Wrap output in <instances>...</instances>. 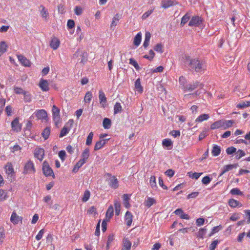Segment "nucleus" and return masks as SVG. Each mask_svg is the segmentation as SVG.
<instances>
[{
	"mask_svg": "<svg viewBox=\"0 0 250 250\" xmlns=\"http://www.w3.org/2000/svg\"><path fill=\"white\" fill-rule=\"evenodd\" d=\"M224 126V121L218 120L211 124L210 128L212 130Z\"/></svg>",
	"mask_w": 250,
	"mask_h": 250,
	"instance_id": "412c9836",
	"label": "nucleus"
},
{
	"mask_svg": "<svg viewBox=\"0 0 250 250\" xmlns=\"http://www.w3.org/2000/svg\"><path fill=\"white\" fill-rule=\"evenodd\" d=\"M233 123H234V121L233 120L224 121V126L223 127L224 129H226L231 127Z\"/></svg>",
	"mask_w": 250,
	"mask_h": 250,
	"instance_id": "052dcab7",
	"label": "nucleus"
},
{
	"mask_svg": "<svg viewBox=\"0 0 250 250\" xmlns=\"http://www.w3.org/2000/svg\"><path fill=\"white\" fill-rule=\"evenodd\" d=\"M123 204L126 208H129L131 205L129 203L130 195L127 194H124L123 195Z\"/></svg>",
	"mask_w": 250,
	"mask_h": 250,
	"instance_id": "4be33fe9",
	"label": "nucleus"
},
{
	"mask_svg": "<svg viewBox=\"0 0 250 250\" xmlns=\"http://www.w3.org/2000/svg\"><path fill=\"white\" fill-rule=\"evenodd\" d=\"M190 18V13L187 12L182 18L181 19L180 25L181 26H183L189 20Z\"/></svg>",
	"mask_w": 250,
	"mask_h": 250,
	"instance_id": "473e14b6",
	"label": "nucleus"
},
{
	"mask_svg": "<svg viewBox=\"0 0 250 250\" xmlns=\"http://www.w3.org/2000/svg\"><path fill=\"white\" fill-rule=\"evenodd\" d=\"M58 155L62 161H64L66 156V154L65 151L64 150L60 151L59 152Z\"/></svg>",
	"mask_w": 250,
	"mask_h": 250,
	"instance_id": "338daca9",
	"label": "nucleus"
},
{
	"mask_svg": "<svg viewBox=\"0 0 250 250\" xmlns=\"http://www.w3.org/2000/svg\"><path fill=\"white\" fill-rule=\"evenodd\" d=\"M162 145L163 146L167 147L168 150L171 149L173 146V143L169 139H165L163 140Z\"/></svg>",
	"mask_w": 250,
	"mask_h": 250,
	"instance_id": "393cba45",
	"label": "nucleus"
},
{
	"mask_svg": "<svg viewBox=\"0 0 250 250\" xmlns=\"http://www.w3.org/2000/svg\"><path fill=\"white\" fill-rule=\"evenodd\" d=\"M75 25V22L73 20H68L67 23V26L68 29L72 30L74 28Z\"/></svg>",
	"mask_w": 250,
	"mask_h": 250,
	"instance_id": "0e129e2a",
	"label": "nucleus"
},
{
	"mask_svg": "<svg viewBox=\"0 0 250 250\" xmlns=\"http://www.w3.org/2000/svg\"><path fill=\"white\" fill-rule=\"evenodd\" d=\"M203 86L204 85L199 82L193 81L192 83L186 84V86L184 87V91H191L198 87L202 88Z\"/></svg>",
	"mask_w": 250,
	"mask_h": 250,
	"instance_id": "f03ea898",
	"label": "nucleus"
},
{
	"mask_svg": "<svg viewBox=\"0 0 250 250\" xmlns=\"http://www.w3.org/2000/svg\"><path fill=\"white\" fill-rule=\"evenodd\" d=\"M107 176H108V185L112 188L116 189L119 187V182L118 179L115 176H112L111 174L107 173Z\"/></svg>",
	"mask_w": 250,
	"mask_h": 250,
	"instance_id": "39448f33",
	"label": "nucleus"
},
{
	"mask_svg": "<svg viewBox=\"0 0 250 250\" xmlns=\"http://www.w3.org/2000/svg\"><path fill=\"white\" fill-rule=\"evenodd\" d=\"M49 83L46 80L41 79L39 84V87L43 91H47L49 90Z\"/></svg>",
	"mask_w": 250,
	"mask_h": 250,
	"instance_id": "f8f14e48",
	"label": "nucleus"
},
{
	"mask_svg": "<svg viewBox=\"0 0 250 250\" xmlns=\"http://www.w3.org/2000/svg\"><path fill=\"white\" fill-rule=\"evenodd\" d=\"M230 193L232 195H243V193L240 191V190L237 188H233L231 189L230 191Z\"/></svg>",
	"mask_w": 250,
	"mask_h": 250,
	"instance_id": "a18cd8bd",
	"label": "nucleus"
},
{
	"mask_svg": "<svg viewBox=\"0 0 250 250\" xmlns=\"http://www.w3.org/2000/svg\"><path fill=\"white\" fill-rule=\"evenodd\" d=\"M163 46L161 43H157L154 47V49L157 52L162 53L163 52Z\"/></svg>",
	"mask_w": 250,
	"mask_h": 250,
	"instance_id": "bf43d9fd",
	"label": "nucleus"
},
{
	"mask_svg": "<svg viewBox=\"0 0 250 250\" xmlns=\"http://www.w3.org/2000/svg\"><path fill=\"white\" fill-rule=\"evenodd\" d=\"M7 45L4 41H2L0 43V56L5 52L7 50Z\"/></svg>",
	"mask_w": 250,
	"mask_h": 250,
	"instance_id": "79ce46f5",
	"label": "nucleus"
},
{
	"mask_svg": "<svg viewBox=\"0 0 250 250\" xmlns=\"http://www.w3.org/2000/svg\"><path fill=\"white\" fill-rule=\"evenodd\" d=\"M182 64L185 68L192 73H204L207 68L204 60L199 58H192L187 55L183 57Z\"/></svg>",
	"mask_w": 250,
	"mask_h": 250,
	"instance_id": "f257e3e1",
	"label": "nucleus"
},
{
	"mask_svg": "<svg viewBox=\"0 0 250 250\" xmlns=\"http://www.w3.org/2000/svg\"><path fill=\"white\" fill-rule=\"evenodd\" d=\"M133 215L132 213L129 211H127L125 216V221L126 225L128 227H130L132 223Z\"/></svg>",
	"mask_w": 250,
	"mask_h": 250,
	"instance_id": "4468645a",
	"label": "nucleus"
},
{
	"mask_svg": "<svg viewBox=\"0 0 250 250\" xmlns=\"http://www.w3.org/2000/svg\"><path fill=\"white\" fill-rule=\"evenodd\" d=\"M50 134V128L49 127H46L43 130L42 133V137L44 139V140H46L48 138L49 135Z\"/></svg>",
	"mask_w": 250,
	"mask_h": 250,
	"instance_id": "4c0bfd02",
	"label": "nucleus"
},
{
	"mask_svg": "<svg viewBox=\"0 0 250 250\" xmlns=\"http://www.w3.org/2000/svg\"><path fill=\"white\" fill-rule=\"evenodd\" d=\"M209 118V116L208 114H203L198 117L195 120L196 122H202L204 121L207 120Z\"/></svg>",
	"mask_w": 250,
	"mask_h": 250,
	"instance_id": "c9c22d12",
	"label": "nucleus"
},
{
	"mask_svg": "<svg viewBox=\"0 0 250 250\" xmlns=\"http://www.w3.org/2000/svg\"><path fill=\"white\" fill-rule=\"evenodd\" d=\"M212 178L210 177L209 176L207 175L204 177L202 180V183L205 185H208L209 184L212 180Z\"/></svg>",
	"mask_w": 250,
	"mask_h": 250,
	"instance_id": "09e8293b",
	"label": "nucleus"
},
{
	"mask_svg": "<svg viewBox=\"0 0 250 250\" xmlns=\"http://www.w3.org/2000/svg\"><path fill=\"white\" fill-rule=\"evenodd\" d=\"M60 44V42L59 40L57 38L54 37L51 39L50 42V46L54 50H56L59 47Z\"/></svg>",
	"mask_w": 250,
	"mask_h": 250,
	"instance_id": "2eb2a0df",
	"label": "nucleus"
},
{
	"mask_svg": "<svg viewBox=\"0 0 250 250\" xmlns=\"http://www.w3.org/2000/svg\"><path fill=\"white\" fill-rule=\"evenodd\" d=\"M70 127H68L66 125H65L61 129L59 137L61 138L66 135L68 133Z\"/></svg>",
	"mask_w": 250,
	"mask_h": 250,
	"instance_id": "e433bc0d",
	"label": "nucleus"
},
{
	"mask_svg": "<svg viewBox=\"0 0 250 250\" xmlns=\"http://www.w3.org/2000/svg\"><path fill=\"white\" fill-rule=\"evenodd\" d=\"M142 41V34L141 32H139L134 37L133 40V44L136 47H138Z\"/></svg>",
	"mask_w": 250,
	"mask_h": 250,
	"instance_id": "b1692460",
	"label": "nucleus"
},
{
	"mask_svg": "<svg viewBox=\"0 0 250 250\" xmlns=\"http://www.w3.org/2000/svg\"><path fill=\"white\" fill-rule=\"evenodd\" d=\"M40 8H42V10L41 11L42 17L44 19L47 18V17L48 16V13L47 10L45 9L44 6L42 5H40Z\"/></svg>",
	"mask_w": 250,
	"mask_h": 250,
	"instance_id": "8fccbe9b",
	"label": "nucleus"
},
{
	"mask_svg": "<svg viewBox=\"0 0 250 250\" xmlns=\"http://www.w3.org/2000/svg\"><path fill=\"white\" fill-rule=\"evenodd\" d=\"M132 243L127 238H124L123 240L122 250H130Z\"/></svg>",
	"mask_w": 250,
	"mask_h": 250,
	"instance_id": "a211bd4d",
	"label": "nucleus"
},
{
	"mask_svg": "<svg viewBox=\"0 0 250 250\" xmlns=\"http://www.w3.org/2000/svg\"><path fill=\"white\" fill-rule=\"evenodd\" d=\"M114 239V235L113 234H109L107 237V240L106 242V250H108L109 249L110 245L113 242Z\"/></svg>",
	"mask_w": 250,
	"mask_h": 250,
	"instance_id": "c03bdc74",
	"label": "nucleus"
},
{
	"mask_svg": "<svg viewBox=\"0 0 250 250\" xmlns=\"http://www.w3.org/2000/svg\"><path fill=\"white\" fill-rule=\"evenodd\" d=\"M93 135H94V134L92 132H91L89 133V134L86 138V143H85L86 145L90 146L91 145Z\"/></svg>",
	"mask_w": 250,
	"mask_h": 250,
	"instance_id": "864d4df0",
	"label": "nucleus"
},
{
	"mask_svg": "<svg viewBox=\"0 0 250 250\" xmlns=\"http://www.w3.org/2000/svg\"><path fill=\"white\" fill-rule=\"evenodd\" d=\"M114 205L115 210V215H119L121 211V203L119 199H116L114 201Z\"/></svg>",
	"mask_w": 250,
	"mask_h": 250,
	"instance_id": "5701e85b",
	"label": "nucleus"
},
{
	"mask_svg": "<svg viewBox=\"0 0 250 250\" xmlns=\"http://www.w3.org/2000/svg\"><path fill=\"white\" fill-rule=\"evenodd\" d=\"M60 109L55 105H53L52 109L53 118L54 121H55L56 123H57L60 120Z\"/></svg>",
	"mask_w": 250,
	"mask_h": 250,
	"instance_id": "9d476101",
	"label": "nucleus"
},
{
	"mask_svg": "<svg viewBox=\"0 0 250 250\" xmlns=\"http://www.w3.org/2000/svg\"><path fill=\"white\" fill-rule=\"evenodd\" d=\"M7 193L3 189H0V201L5 200L7 198Z\"/></svg>",
	"mask_w": 250,
	"mask_h": 250,
	"instance_id": "6e6d98bb",
	"label": "nucleus"
},
{
	"mask_svg": "<svg viewBox=\"0 0 250 250\" xmlns=\"http://www.w3.org/2000/svg\"><path fill=\"white\" fill-rule=\"evenodd\" d=\"M42 170L43 174L46 177L52 176L55 178V176L52 169L50 167L49 164L46 161H44L42 164Z\"/></svg>",
	"mask_w": 250,
	"mask_h": 250,
	"instance_id": "7ed1b4c3",
	"label": "nucleus"
},
{
	"mask_svg": "<svg viewBox=\"0 0 250 250\" xmlns=\"http://www.w3.org/2000/svg\"><path fill=\"white\" fill-rule=\"evenodd\" d=\"M179 82L182 89L184 90V87L186 86V84H188L185 77L183 76H180L179 79Z\"/></svg>",
	"mask_w": 250,
	"mask_h": 250,
	"instance_id": "37998d69",
	"label": "nucleus"
},
{
	"mask_svg": "<svg viewBox=\"0 0 250 250\" xmlns=\"http://www.w3.org/2000/svg\"><path fill=\"white\" fill-rule=\"evenodd\" d=\"M189 177L192 179H195L197 180L200 176L202 174V173H198V172H194L192 173L191 172H189L188 173Z\"/></svg>",
	"mask_w": 250,
	"mask_h": 250,
	"instance_id": "603ef678",
	"label": "nucleus"
},
{
	"mask_svg": "<svg viewBox=\"0 0 250 250\" xmlns=\"http://www.w3.org/2000/svg\"><path fill=\"white\" fill-rule=\"evenodd\" d=\"M89 156V149L88 147H87L83 152L82 154V158L80 160H83V161H84V163H85Z\"/></svg>",
	"mask_w": 250,
	"mask_h": 250,
	"instance_id": "7c9ffc66",
	"label": "nucleus"
},
{
	"mask_svg": "<svg viewBox=\"0 0 250 250\" xmlns=\"http://www.w3.org/2000/svg\"><path fill=\"white\" fill-rule=\"evenodd\" d=\"M92 98V94L91 92L88 91L86 93L84 99V102L86 103H89Z\"/></svg>",
	"mask_w": 250,
	"mask_h": 250,
	"instance_id": "3c124183",
	"label": "nucleus"
},
{
	"mask_svg": "<svg viewBox=\"0 0 250 250\" xmlns=\"http://www.w3.org/2000/svg\"><path fill=\"white\" fill-rule=\"evenodd\" d=\"M228 204L230 207L232 208H235L236 207L240 208L242 206V204L240 202L234 199H229L228 201Z\"/></svg>",
	"mask_w": 250,
	"mask_h": 250,
	"instance_id": "aec40b11",
	"label": "nucleus"
},
{
	"mask_svg": "<svg viewBox=\"0 0 250 250\" xmlns=\"http://www.w3.org/2000/svg\"><path fill=\"white\" fill-rule=\"evenodd\" d=\"M135 88L140 93L143 92V87L141 84V79L138 78L135 82Z\"/></svg>",
	"mask_w": 250,
	"mask_h": 250,
	"instance_id": "a878e982",
	"label": "nucleus"
},
{
	"mask_svg": "<svg viewBox=\"0 0 250 250\" xmlns=\"http://www.w3.org/2000/svg\"><path fill=\"white\" fill-rule=\"evenodd\" d=\"M14 92L15 93L17 94H24L26 92L21 88L19 87H14Z\"/></svg>",
	"mask_w": 250,
	"mask_h": 250,
	"instance_id": "774afa93",
	"label": "nucleus"
},
{
	"mask_svg": "<svg viewBox=\"0 0 250 250\" xmlns=\"http://www.w3.org/2000/svg\"><path fill=\"white\" fill-rule=\"evenodd\" d=\"M103 125L104 129H109L111 126V121L108 118H104L103 121Z\"/></svg>",
	"mask_w": 250,
	"mask_h": 250,
	"instance_id": "c85d7f7f",
	"label": "nucleus"
},
{
	"mask_svg": "<svg viewBox=\"0 0 250 250\" xmlns=\"http://www.w3.org/2000/svg\"><path fill=\"white\" fill-rule=\"evenodd\" d=\"M236 148L233 146L229 147L226 149V153L228 155L232 154L236 152Z\"/></svg>",
	"mask_w": 250,
	"mask_h": 250,
	"instance_id": "69168bd1",
	"label": "nucleus"
},
{
	"mask_svg": "<svg viewBox=\"0 0 250 250\" xmlns=\"http://www.w3.org/2000/svg\"><path fill=\"white\" fill-rule=\"evenodd\" d=\"M35 172V169L33 163L31 161H29L24 166L23 173L26 174L29 173H34Z\"/></svg>",
	"mask_w": 250,
	"mask_h": 250,
	"instance_id": "423d86ee",
	"label": "nucleus"
},
{
	"mask_svg": "<svg viewBox=\"0 0 250 250\" xmlns=\"http://www.w3.org/2000/svg\"><path fill=\"white\" fill-rule=\"evenodd\" d=\"M82 57L81 63L84 64L87 61L88 54L86 52H83L80 55Z\"/></svg>",
	"mask_w": 250,
	"mask_h": 250,
	"instance_id": "4d7b16f0",
	"label": "nucleus"
},
{
	"mask_svg": "<svg viewBox=\"0 0 250 250\" xmlns=\"http://www.w3.org/2000/svg\"><path fill=\"white\" fill-rule=\"evenodd\" d=\"M44 154V150L42 148H36L34 152L35 157L40 161L43 159Z\"/></svg>",
	"mask_w": 250,
	"mask_h": 250,
	"instance_id": "ddd939ff",
	"label": "nucleus"
},
{
	"mask_svg": "<svg viewBox=\"0 0 250 250\" xmlns=\"http://www.w3.org/2000/svg\"><path fill=\"white\" fill-rule=\"evenodd\" d=\"M122 111V107L120 103L117 102L114 106V114H117L121 112Z\"/></svg>",
	"mask_w": 250,
	"mask_h": 250,
	"instance_id": "a19ab883",
	"label": "nucleus"
},
{
	"mask_svg": "<svg viewBox=\"0 0 250 250\" xmlns=\"http://www.w3.org/2000/svg\"><path fill=\"white\" fill-rule=\"evenodd\" d=\"M35 116L38 119H46L47 118L46 111L44 109L38 110L35 112Z\"/></svg>",
	"mask_w": 250,
	"mask_h": 250,
	"instance_id": "9b49d317",
	"label": "nucleus"
},
{
	"mask_svg": "<svg viewBox=\"0 0 250 250\" xmlns=\"http://www.w3.org/2000/svg\"><path fill=\"white\" fill-rule=\"evenodd\" d=\"M109 140V139H102L97 142L94 146V150L96 151L101 149Z\"/></svg>",
	"mask_w": 250,
	"mask_h": 250,
	"instance_id": "f3484780",
	"label": "nucleus"
},
{
	"mask_svg": "<svg viewBox=\"0 0 250 250\" xmlns=\"http://www.w3.org/2000/svg\"><path fill=\"white\" fill-rule=\"evenodd\" d=\"M239 166L238 164L227 165L224 166L223 169H224V172H227L229 170L232 169L233 168H236Z\"/></svg>",
	"mask_w": 250,
	"mask_h": 250,
	"instance_id": "72a5a7b5",
	"label": "nucleus"
},
{
	"mask_svg": "<svg viewBox=\"0 0 250 250\" xmlns=\"http://www.w3.org/2000/svg\"><path fill=\"white\" fill-rule=\"evenodd\" d=\"M156 203V201L154 198L147 197L146 200L145 202V205L148 208H150L152 205Z\"/></svg>",
	"mask_w": 250,
	"mask_h": 250,
	"instance_id": "c756f323",
	"label": "nucleus"
},
{
	"mask_svg": "<svg viewBox=\"0 0 250 250\" xmlns=\"http://www.w3.org/2000/svg\"><path fill=\"white\" fill-rule=\"evenodd\" d=\"M221 152V147L220 146L217 145H213L212 149L211 150V153L214 156H218Z\"/></svg>",
	"mask_w": 250,
	"mask_h": 250,
	"instance_id": "cd10ccee",
	"label": "nucleus"
},
{
	"mask_svg": "<svg viewBox=\"0 0 250 250\" xmlns=\"http://www.w3.org/2000/svg\"><path fill=\"white\" fill-rule=\"evenodd\" d=\"M22 218L18 216L15 212H13L10 218V221L13 224L16 225L21 221L22 222Z\"/></svg>",
	"mask_w": 250,
	"mask_h": 250,
	"instance_id": "dca6fc26",
	"label": "nucleus"
},
{
	"mask_svg": "<svg viewBox=\"0 0 250 250\" xmlns=\"http://www.w3.org/2000/svg\"><path fill=\"white\" fill-rule=\"evenodd\" d=\"M5 168L6 169V172L8 176L10 177L11 178V180H12V178H14L15 176V172L12 163L10 162L7 163L5 167Z\"/></svg>",
	"mask_w": 250,
	"mask_h": 250,
	"instance_id": "6e6552de",
	"label": "nucleus"
},
{
	"mask_svg": "<svg viewBox=\"0 0 250 250\" xmlns=\"http://www.w3.org/2000/svg\"><path fill=\"white\" fill-rule=\"evenodd\" d=\"M220 242V240L216 239L212 242L209 247V250H214L218 244Z\"/></svg>",
	"mask_w": 250,
	"mask_h": 250,
	"instance_id": "49530a36",
	"label": "nucleus"
},
{
	"mask_svg": "<svg viewBox=\"0 0 250 250\" xmlns=\"http://www.w3.org/2000/svg\"><path fill=\"white\" fill-rule=\"evenodd\" d=\"M23 95L25 102L29 103L31 101V95L29 92L26 91Z\"/></svg>",
	"mask_w": 250,
	"mask_h": 250,
	"instance_id": "680f3d73",
	"label": "nucleus"
},
{
	"mask_svg": "<svg viewBox=\"0 0 250 250\" xmlns=\"http://www.w3.org/2000/svg\"><path fill=\"white\" fill-rule=\"evenodd\" d=\"M19 61L22 63V64L25 66H30V62L25 57L23 56H19L18 57Z\"/></svg>",
	"mask_w": 250,
	"mask_h": 250,
	"instance_id": "2f4dec72",
	"label": "nucleus"
},
{
	"mask_svg": "<svg viewBox=\"0 0 250 250\" xmlns=\"http://www.w3.org/2000/svg\"><path fill=\"white\" fill-rule=\"evenodd\" d=\"M207 229L204 227L203 228H200L199 231L196 233V236L199 238L203 239L204 236L206 234Z\"/></svg>",
	"mask_w": 250,
	"mask_h": 250,
	"instance_id": "f704fd0d",
	"label": "nucleus"
},
{
	"mask_svg": "<svg viewBox=\"0 0 250 250\" xmlns=\"http://www.w3.org/2000/svg\"><path fill=\"white\" fill-rule=\"evenodd\" d=\"M204 22V19L198 15H195L192 17L188 23L189 26L199 27Z\"/></svg>",
	"mask_w": 250,
	"mask_h": 250,
	"instance_id": "20e7f679",
	"label": "nucleus"
},
{
	"mask_svg": "<svg viewBox=\"0 0 250 250\" xmlns=\"http://www.w3.org/2000/svg\"><path fill=\"white\" fill-rule=\"evenodd\" d=\"M99 98L100 103L102 104V107H104L107 102V100L104 93L101 90H100L99 92Z\"/></svg>",
	"mask_w": 250,
	"mask_h": 250,
	"instance_id": "6ab92c4d",
	"label": "nucleus"
},
{
	"mask_svg": "<svg viewBox=\"0 0 250 250\" xmlns=\"http://www.w3.org/2000/svg\"><path fill=\"white\" fill-rule=\"evenodd\" d=\"M85 164L84 161L83 160H80L76 164V165L74 166L72 171L74 173L77 172L79 168L83 166V165Z\"/></svg>",
	"mask_w": 250,
	"mask_h": 250,
	"instance_id": "58836bf2",
	"label": "nucleus"
},
{
	"mask_svg": "<svg viewBox=\"0 0 250 250\" xmlns=\"http://www.w3.org/2000/svg\"><path fill=\"white\" fill-rule=\"evenodd\" d=\"M149 183H150V185L151 188L154 190H156V189L158 187L156 185V177L155 176H151L150 177V180H149Z\"/></svg>",
	"mask_w": 250,
	"mask_h": 250,
	"instance_id": "ea45409f",
	"label": "nucleus"
},
{
	"mask_svg": "<svg viewBox=\"0 0 250 250\" xmlns=\"http://www.w3.org/2000/svg\"><path fill=\"white\" fill-rule=\"evenodd\" d=\"M90 196V192L89 190H86L84 192L83 197H82V201L83 202H86L87 201Z\"/></svg>",
	"mask_w": 250,
	"mask_h": 250,
	"instance_id": "5fc2aeb1",
	"label": "nucleus"
},
{
	"mask_svg": "<svg viewBox=\"0 0 250 250\" xmlns=\"http://www.w3.org/2000/svg\"><path fill=\"white\" fill-rule=\"evenodd\" d=\"M114 215V208L113 207L112 205H110L106 212V218L108 220H109Z\"/></svg>",
	"mask_w": 250,
	"mask_h": 250,
	"instance_id": "bb28decb",
	"label": "nucleus"
},
{
	"mask_svg": "<svg viewBox=\"0 0 250 250\" xmlns=\"http://www.w3.org/2000/svg\"><path fill=\"white\" fill-rule=\"evenodd\" d=\"M240 213H234L230 217V220L232 221H237L240 218Z\"/></svg>",
	"mask_w": 250,
	"mask_h": 250,
	"instance_id": "e2e57ef3",
	"label": "nucleus"
},
{
	"mask_svg": "<svg viewBox=\"0 0 250 250\" xmlns=\"http://www.w3.org/2000/svg\"><path fill=\"white\" fill-rule=\"evenodd\" d=\"M236 156L235 158L236 159L239 160L243 156H244L246 154L245 152L241 149H239L236 152Z\"/></svg>",
	"mask_w": 250,
	"mask_h": 250,
	"instance_id": "13d9d810",
	"label": "nucleus"
},
{
	"mask_svg": "<svg viewBox=\"0 0 250 250\" xmlns=\"http://www.w3.org/2000/svg\"><path fill=\"white\" fill-rule=\"evenodd\" d=\"M12 129L16 132L21 131V125L19 123V118L17 117L15 118L11 122Z\"/></svg>",
	"mask_w": 250,
	"mask_h": 250,
	"instance_id": "0eeeda50",
	"label": "nucleus"
},
{
	"mask_svg": "<svg viewBox=\"0 0 250 250\" xmlns=\"http://www.w3.org/2000/svg\"><path fill=\"white\" fill-rule=\"evenodd\" d=\"M129 64L131 65H132L136 70H139L141 69V67L138 65L137 62L133 59V58H130L129 59Z\"/></svg>",
	"mask_w": 250,
	"mask_h": 250,
	"instance_id": "de8ad7c7",
	"label": "nucleus"
},
{
	"mask_svg": "<svg viewBox=\"0 0 250 250\" xmlns=\"http://www.w3.org/2000/svg\"><path fill=\"white\" fill-rule=\"evenodd\" d=\"M177 4L178 2L174 0H162L161 1V6L165 9H167L170 6L175 5Z\"/></svg>",
	"mask_w": 250,
	"mask_h": 250,
	"instance_id": "1a4fd4ad",
	"label": "nucleus"
}]
</instances>
